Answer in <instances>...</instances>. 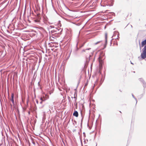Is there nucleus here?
Here are the masks:
<instances>
[{"label": "nucleus", "instance_id": "obj_1", "mask_svg": "<svg viewBox=\"0 0 146 146\" xmlns=\"http://www.w3.org/2000/svg\"><path fill=\"white\" fill-rule=\"evenodd\" d=\"M142 50V52L141 54V56L142 59H144L146 58V45L144 46Z\"/></svg>", "mask_w": 146, "mask_h": 146}, {"label": "nucleus", "instance_id": "obj_2", "mask_svg": "<svg viewBox=\"0 0 146 146\" xmlns=\"http://www.w3.org/2000/svg\"><path fill=\"white\" fill-rule=\"evenodd\" d=\"M40 14H37L36 19L34 20V21L37 24H39L40 23Z\"/></svg>", "mask_w": 146, "mask_h": 146}, {"label": "nucleus", "instance_id": "obj_3", "mask_svg": "<svg viewBox=\"0 0 146 146\" xmlns=\"http://www.w3.org/2000/svg\"><path fill=\"white\" fill-rule=\"evenodd\" d=\"M49 97L46 95L43 96L42 97H41L40 98V100L42 101H44L48 98Z\"/></svg>", "mask_w": 146, "mask_h": 146}, {"label": "nucleus", "instance_id": "obj_4", "mask_svg": "<svg viewBox=\"0 0 146 146\" xmlns=\"http://www.w3.org/2000/svg\"><path fill=\"white\" fill-rule=\"evenodd\" d=\"M56 33L61 34V33L62 31V29L61 28H56L55 30Z\"/></svg>", "mask_w": 146, "mask_h": 146}, {"label": "nucleus", "instance_id": "obj_5", "mask_svg": "<svg viewBox=\"0 0 146 146\" xmlns=\"http://www.w3.org/2000/svg\"><path fill=\"white\" fill-rule=\"evenodd\" d=\"M73 115L77 117L78 116V111H75L73 113Z\"/></svg>", "mask_w": 146, "mask_h": 146}, {"label": "nucleus", "instance_id": "obj_6", "mask_svg": "<svg viewBox=\"0 0 146 146\" xmlns=\"http://www.w3.org/2000/svg\"><path fill=\"white\" fill-rule=\"evenodd\" d=\"M105 42H106V44L104 45V47L105 48L106 46V45L107 43V33H105Z\"/></svg>", "mask_w": 146, "mask_h": 146}, {"label": "nucleus", "instance_id": "obj_7", "mask_svg": "<svg viewBox=\"0 0 146 146\" xmlns=\"http://www.w3.org/2000/svg\"><path fill=\"white\" fill-rule=\"evenodd\" d=\"M146 44V40H145L141 42V47H143Z\"/></svg>", "mask_w": 146, "mask_h": 146}, {"label": "nucleus", "instance_id": "obj_8", "mask_svg": "<svg viewBox=\"0 0 146 146\" xmlns=\"http://www.w3.org/2000/svg\"><path fill=\"white\" fill-rule=\"evenodd\" d=\"M139 80L143 84V83H145V81L142 78H139Z\"/></svg>", "mask_w": 146, "mask_h": 146}, {"label": "nucleus", "instance_id": "obj_9", "mask_svg": "<svg viewBox=\"0 0 146 146\" xmlns=\"http://www.w3.org/2000/svg\"><path fill=\"white\" fill-rule=\"evenodd\" d=\"M99 62L100 64L101 65V67H102V64L103 63V61L102 60H100V59L99 60Z\"/></svg>", "mask_w": 146, "mask_h": 146}, {"label": "nucleus", "instance_id": "obj_10", "mask_svg": "<svg viewBox=\"0 0 146 146\" xmlns=\"http://www.w3.org/2000/svg\"><path fill=\"white\" fill-rule=\"evenodd\" d=\"M132 96L134 98V99H135V100L136 101V104H137V99L134 96V95L133 94H132Z\"/></svg>", "mask_w": 146, "mask_h": 146}, {"label": "nucleus", "instance_id": "obj_11", "mask_svg": "<svg viewBox=\"0 0 146 146\" xmlns=\"http://www.w3.org/2000/svg\"><path fill=\"white\" fill-rule=\"evenodd\" d=\"M75 95H76V93H75L74 94V98L75 99V100H74L75 102H76V100H77V98H76L77 95L76 94V96H75Z\"/></svg>", "mask_w": 146, "mask_h": 146}, {"label": "nucleus", "instance_id": "obj_12", "mask_svg": "<svg viewBox=\"0 0 146 146\" xmlns=\"http://www.w3.org/2000/svg\"><path fill=\"white\" fill-rule=\"evenodd\" d=\"M117 37H116V38H115V39H117L118 40H119V32H117Z\"/></svg>", "mask_w": 146, "mask_h": 146}, {"label": "nucleus", "instance_id": "obj_13", "mask_svg": "<svg viewBox=\"0 0 146 146\" xmlns=\"http://www.w3.org/2000/svg\"><path fill=\"white\" fill-rule=\"evenodd\" d=\"M55 29H54L53 30H52V31H51V33H53V34H55V33H56V32H55Z\"/></svg>", "mask_w": 146, "mask_h": 146}, {"label": "nucleus", "instance_id": "obj_14", "mask_svg": "<svg viewBox=\"0 0 146 146\" xmlns=\"http://www.w3.org/2000/svg\"><path fill=\"white\" fill-rule=\"evenodd\" d=\"M11 99H14V94L13 93H12L11 94Z\"/></svg>", "mask_w": 146, "mask_h": 146}, {"label": "nucleus", "instance_id": "obj_15", "mask_svg": "<svg viewBox=\"0 0 146 146\" xmlns=\"http://www.w3.org/2000/svg\"><path fill=\"white\" fill-rule=\"evenodd\" d=\"M117 35V32H116V31H115L114 32V33H113V36H115Z\"/></svg>", "mask_w": 146, "mask_h": 146}, {"label": "nucleus", "instance_id": "obj_16", "mask_svg": "<svg viewBox=\"0 0 146 146\" xmlns=\"http://www.w3.org/2000/svg\"><path fill=\"white\" fill-rule=\"evenodd\" d=\"M143 87L144 88H146V82H145V83H143Z\"/></svg>", "mask_w": 146, "mask_h": 146}, {"label": "nucleus", "instance_id": "obj_17", "mask_svg": "<svg viewBox=\"0 0 146 146\" xmlns=\"http://www.w3.org/2000/svg\"><path fill=\"white\" fill-rule=\"evenodd\" d=\"M91 48H88V49H84V50H82V52H86V50H89Z\"/></svg>", "mask_w": 146, "mask_h": 146}, {"label": "nucleus", "instance_id": "obj_18", "mask_svg": "<svg viewBox=\"0 0 146 146\" xmlns=\"http://www.w3.org/2000/svg\"><path fill=\"white\" fill-rule=\"evenodd\" d=\"M11 100L13 103V104H14V99H11Z\"/></svg>", "mask_w": 146, "mask_h": 146}, {"label": "nucleus", "instance_id": "obj_19", "mask_svg": "<svg viewBox=\"0 0 146 146\" xmlns=\"http://www.w3.org/2000/svg\"><path fill=\"white\" fill-rule=\"evenodd\" d=\"M101 42V41H98L97 42L95 43L94 44L95 45H96L97 44H98V43H99L100 42Z\"/></svg>", "mask_w": 146, "mask_h": 146}, {"label": "nucleus", "instance_id": "obj_20", "mask_svg": "<svg viewBox=\"0 0 146 146\" xmlns=\"http://www.w3.org/2000/svg\"><path fill=\"white\" fill-rule=\"evenodd\" d=\"M77 45H78V44H77L76 46V51H78V49H79V48H78V47H77Z\"/></svg>", "mask_w": 146, "mask_h": 146}, {"label": "nucleus", "instance_id": "obj_21", "mask_svg": "<svg viewBox=\"0 0 146 146\" xmlns=\"http://www.w3.org/2000/svg\"><path fill=\"white\" fill-rule=\"evenodd\" d=\"M54 28V26H49V28Z\"/></svg>", "mask_w": 146, "mask_h": 146}, {"label": "nucleus", "instance_id": "obj_22", "mask_svg": "<svg viewBox=\"0 0 146 146\" xmlns=\"http://www.w3.org/2000/svg\"><path fill=\"white\" fill-rule=\"evenodd\" d=\"M88 83H86L85 84V85H84V87H85L87 85H88Z\"/></svg>", "mask_w": 146, "mask_h": 146}, {"label": "nucleus", "instance_id": "obj_23", "mask_svg": "<svg viewBox=\"0 0 146 146\" xmlns=\"http://www.w3.org/2000/svg\"><path fill=\"white\" fill-rule=\"evenodd\" d=\"M36 102L37 104H38V101L37 100H36Z\"/></svg>", "mask_w": 146, "mask_h": 146}, {"label": "nucleus", "instance_id": "obj_24", "mask_svg": "<svg viewBox=\"0 0 146 146\" xmlns=\"http://www.w3.org/2000/svg\"><path fill=\"white\" fill-rule=\"evenodd\" d=\"M43 101H41L40 102V104H42V102H43Z\"/></svg>", "mask_w": 146, "mask_h": 146}, {"label": "nucleus", "instance_id": "obj_25", "mask_svg": "<svg viewBox=\"0 0 146 146\" xmlns=\"http://www.w3.org/2000/svg\"><path fill=\"white\" fill-rule=\"evenodd\" d=\"M33 143L34 144H35V143L34 142H33Z\"/></svg>", "mask_w": 146, "mask_h": 146}, {"label": "nucleus", "instance_id": "obj_26", "mask_svg": "<svg viewBox=\"0 0 146 146\" xmlns=\"http://www.w3.org/2000/svg\"><path fill=\"white\" fill-rule=\"evenodd\" d=\"M131 64H133V63H132L131 61Z\"/></svg>", "mask_w": 146, "mask_h": 146}, {"label": "nucleus", "instance_id": "obj_27", "mask_svg": "<svg viewBox=\"0 0 146 146\" xmlns=\"http://www.w3.org/2000/svg\"><path fill=\"white\" fill-rule=\"evenodd\" d=\"M91 56V55H90V56H89V57H90Z\"/></svg>", "mask_w": 146, "mask_h": 146}, {"label": "nucleus", "instance_id": "obj_28", "mask_svg": "<svg viewBox=\"0 0 146 146\" xmlns=\"http://www.w3.org/2000/svg\"><path fill=\"white\" fill-rule=\"evenodd\" d=\"M69 99H70V98L69 97H68V99H69V100H70Z\"/></svg>", "mask_w": 146, "mask_h": 146}, {"label": "nucleus", "instance_id": "obj_29", "mask_svg": "<svg viewBox=\"0 0 146 146\" xmlns=\"http://www.w3.org/2000/svg\"><path fill=\"white\" fill-rule=\"evenodd\" d=\"M83 134H85V133H84H84H83Z\"/></svg>", "mask_w": 146, "mask_h": 146}, {"label": "nucleus", "instance_id": "obj_30", "mask_svg": "<svg viewBox=\"0 0 146 146\" xmlns=\"http://www.w3.org/2000/svg\"><path fill=\"white\" fill-rule=\"evenodd\" d=\"M22 101L23 102V99L22 98Z\"/></svg>", "mask_w": 146, "mask_h": 146}, {"label": "nucleus", "instance_id": "obj_31", "mask_svg": "<svg viewBox=\"0 0 146 146\" xmlns=\"http://www.w3.org/2000/svg\"><path fill=\"white\" fill-rule=\"evenodd\" d=\"M131 27H132V26L131 25Z\"/></svg>", "mask_w": 146, "mask_h": 146}, {"label": "nucleus", "instance_id": "obj_32", "mask_svg": "<svg viewBox=\"0 0 146 146\" xmlns=\"http://www.w3.org/2000/svg\"><path fill=\"white\" fill-rule=\"evenodd\" d=\"M113 14H115V13H113Z\"/></svg>", "mask_w": 146, "mask_h": 146}]
</instances>
